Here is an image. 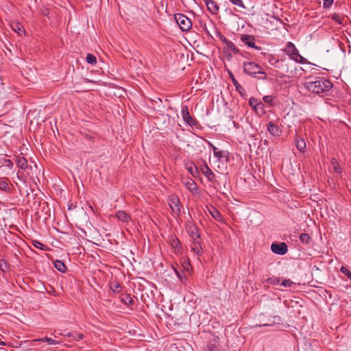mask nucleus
I'll list each match as a JSON object with an SVG mask.
<instances>
[{"mask_svg": "<svg viewBox=\"0 0 351 351\" xmlns=\"http://www.w3.org/2000/svg\"><path fill=\"white\" fill-rule=\"evenodd\" d=\"M304 86L313 93L327 95L332 87V83L324 77L309 76L306 79Z\"/></svg>", "mask_w": 351, "mask_h": 351, "instance_id": "nucleus-1", "label": "nucleus"}, {"mask_svg": "<svg viewBox=\"0 0 351 351\" xmlns=\"http://www.w3.org/2000/svg\"><path fill=\"white\" fill-rule=\"evenodd\" d=\"M243 72L254 78L259 80H265L267 73L263 71L262 66L254 61H245L243 62Z\"/></svg>", "mask_w": 351, "mask_h": 351, "instance_id": "nucleus-2", "label": "nucleus"}, {"mask_svg": "<svg viewBox=\"0 0 351 351\" xmlns=\"http://www.w3.org/2000/svg\"><path fill=\"white\" fill-rule=\"evenodd\" d=\"M285 52L290 57L291 59L293 60L296 62L304 64L306 59L302 56L300 53L295 45L291 42H289L287 44Z\"/></svg>", "mask_w": 351, "mask_h": 351, "instance_id": "nucleus-3", "label": "nucleus"}, {"mask_svg": "<svg viewBox=\"0 0 351 351\" xmlns=\"http://www.w3.org/2000/svg\"><path fill=\"white\" fill-rule=\"evenodd\" d=\"M174 18L182 31L186 32L191 28L192 23L186 16L180 13H177L175 14Z\"/></svg>", "mask_w": 351, "mask_h": 351, "instance_id": "nucleus-4", "label": "nucleus"}, {"mask_svg": "<svg viewBox=\"0 0 351 351\" xmlns=\"http://www.w3.org/2000/svg\"><path fill=\"white\" fill-rule=\"evenodd\" d=\"M181 113L182 119L187 125L191 128H197L199 123L195 118L191 116L187 106H182Z\"/></svg>", "mask_w": 351, "mask_h": 351, "instance_id": "nucleus-5", "label": "nucleus"}, {"mask_svg": "<svg viewBox=\"0 0 351 351\" xmlns=\"http://www.w3.org/2000/svg\"><path fill=\"white\" fill-rule=\"evenodd\" d=\"M241 40L249 47L255 49L258 51H261L262 49L261 47L255 45L256 38L253 35L242 34L241 36Z\"/></svg>", "mask_w": 351, "mask_h": 351, "instance_id": "nucleus-6", "label": "nucleus"}, {"mask_svg": "<svg viewBox=\"0 0 351 351\" xmlns=\"http://www.w3.org/2000/svg\"><path fill=\"white\" fill-rule=\"evenodd\" d=\"M271 251L276 254L284 255L288 251L287 245L284 243H273L271 245Z\"/></svg>", "mask_w": 351, "mask_h": 351, "instance_id": "nucleus-7", "label": "nucleus"}, {"mask_svg": "<svg viewBox=\"0 0 351 351\" xmlns=\"http://www.w3.org/2000/svg\"><path fill=\"white\" fill-rule=\"evenodd\" d=\"M169 206L174 213L180 214L181 212V204L179 198L176 195H172L169 199Z\"/></svg>", "mask_w": 351, "mask_h": 351, "instance_id": "nucleus-8", "label": "nucleus"}, {"mask_svg": "<svg viewBox=\"0 0 351 351\" xmlns=\"http://www.w3.org/2000/svg\"><path fill=\"white\" fill-rule=\"evenodd\" d=\"M219 346V336L211 334L210 337H209V342L208 343L206 346V349L208 351H215L216 350Z\"/></svg>", "mask_w": 351, "mask_h": 351, "instance_id": "nucleus-9", "label": "nucleus"}, {"mask_svg": "<svg viewBox=\"0 0 351 351\" xmlns=\"http://www.w3.org/2000/svg\"><path fill=\"white\" fill-rule=\"evenodd\" d=\"M187 231L193 241H196L199 239L200 234L196 225L193 223L189 224L187 228Z\"/></svg>", "mask_w": 351, "mask_h": 351, "instance_id": "nucleus-10", "label": "nucleus"}, {"mask_svg": "<svg viewBox=\"0 0 351 351\" xmlns=\"http://www.w3.org/2000/svg\"><path fill=\"white\" fill-rule=\"evenodd\" d=\"M207 9L213 14H217L219 12V7L214 0H204Z\"/></svg>", "mask_w": 351, "mask_h": 351, "instance_id": "nucleus-11", "label": "nucleus"}, {"mask_svg": "<svg viewBox=\"0 0 351 351\" xmlns=\"http://www.w3.org/2000/svg\"><path fill=\"white\" fill-rule=\"evenodd\" d=\"M202 173L208 178L209 182H215V175L213 171L205 164L201 169Z\"/></svg>", "mask_w": 351, "mask_h": 351, "instance_id": "nucleus-12", "label": "nucleus"}, {"mask_svg": "<svg viewBox=\"0 0 351 351\" xmlns=\"http://www.w3.org/2000/svg\"><path fill=\"white\" fill-rule=\"evenodd\" d=\"M267 130L274 136H278L282 133V130L271 121L267 124Z\"/></svg>", "mask_w": 351, "mask_h": 351, "instance_id": "nucleus-13", "label": "nucleus"}, {"mask_svg": "<svg viewBox=\"0 0 351 351\" xmlns=\"http://www.w3.org/2000/svg\"><path fill=\"white\" fill-rule=\"evenodd\" d=\"M249 104L254 111H257V107H260L261 112L262 114L265 112L263 104L259 101L256 98L251 97L249 100Z\"/></svg>", "mask_w": 351, "mask_h": 351, "instance_id": "nucleus-14", "label": "nucleus"}, {"mask_svg": "<svg viewBox=\"0 0 351 351\" xmlns=\"http://www.w3.org/2000/svg\"><path fill=\"white\" fill-rule=\"evenodd\" d=\"M60 335L71 338L73 341H78L84 337V335L82 333H77L75 332H69L66 334L61 333Z\"/></svg>", "mask_w": 351, "mask_h": 351, "instance_id": "nucleus-15", "label": "nucleus"}, {"mask_svg": "<svg viewBox=\"0 0 351 351\" xmlns=\"http://www.w3.org/2000/svg\"><path fill=\"white\" fill-rule=\"evenodd\" d=\"M16 164L18 167L22 169H26L27 168V159L21 156H17L16 160Z\"/></svg>", "mask_w": 351, "mask_h": 351, "instance_id": "nucleus-16", "label": "nucleus"}, {"mask_svg": "<svg viewBox=\"0 0 351 351\" xmlns=\"http://www.w3.org/2000/svg\"><path fill=\"white\" fill-rule=\"evenodd\" d=\"M208 211L210 214L212 215V217L217 221H221L222 220V216L219 211L215 208L214 206H211L210 208H208Z\"/></svg>", "mask_w": 351, "mask_h": 351, "instance_id": "nucleus-17", "label": "nucleus"}, {"mask_svg": "<svg viewBox=\"0 0 351 351\" xmlns=\"http://www.w3.org/2000/svg\"><path fill=\"white\" fill-rule=\"evenodd\" d=\"M185 186L186 188L192 193H196L197 192V184L195 182V181L193 179H189L188 181L185 182Z\"/></svg>", "mask_w": 351, "mask_h": 351, "instance_id": "nucleus-18", "label": "nucleus"}, {"mask_svg": "<svg viewBox=\"0 0 351 351\" xmlns=\"http://www.w3.org/2000/svg\"><path fill=\"white\" fill-rule=\"evenodd\" d=\"M117 219L123 222H127L130 219V215L123 210H119L116 213Z\"/></svg>", "mask_w": 351, "mask_h": 351, "instance_id": "nucleus-19", "label": "nucleus"}, {"mask_svg": "<svg viewBox=\"0 0 351 351\" xmlns=\"http://www.w3.org/2000/svg\"><path fill=\"white\" fill-rule=\"evenodd\" d=\"M120 300L122 303L126 305L131 306L134 304V300L130 294L125 293L120 296Z\"/></svg>", "mask_w": 351, "mask_h": 351, "instance_id": "nucleus-20", "label": "nucleus"}, {"mask_svg": "<svg viewBox=\"0 0 351 351\" xmlns=\"http://www.w3.org/2000/svg\"><path fill=\"white\" fill-rule=\"evenodd\" d=\"M282 322V319L278 315L272 316V322H266L260 324L261 326H273L274 324H280Z\"/></svg>", "mask_w": 351, "mask_h": 351, "instance_id": "nucleus-21", "label": "nucleus"}, {"mask_svg": "<svg viewBox=\"0 0 351 351\" xmlns=\"http://www.w3.org/2000/svg\"><path fill=\"white\" fill-rule=\"evenodd\" d=\"M228 75H229L230 78L231 79L234 86H235L237 90H238L240 93H241V90H244V88L240 85V84L236 80L232 72L228 71Z\"/></svg>", "mask_w": 351, "mask_h": 351, "instance_id": "nucleus-22", "label": "nucleus"}, {"mask_svg": "<svg viewBox=\"0 0 351 351\" xmlns=\"http://www.w3.org/2000/svg\"><path fill=\"white\" fill-rule=\"evenodd\" d=\"M295 144H296V147L297 149L300 152H304L305 150H306V142L304 140V138H296L295 139Z\"/></svg>", "mask_w": 351, "mask_h": 351, "instance_id": "nucleus-23", "label": "nucleus"}, {"mask_svg": "<svg viewBox=\"0 0 351 351\" xmlns=\"http://www.w3.org/2000/svg\"><path fill=\"white\" fill-rule=\"evenodd\" d=\"M8 178H0V190L5 192L11 193V189L7 182Z\"/></svg>", "mask_w": 351, "mask_h": 351, "instance_id": "nucleus-24", "label": "nucleus"}, {"mask_svg": "<svg viewBox=\"0 0 351 351\" xmlns=\"http://www.w3.org/2000/svg\"><path fill=\"white\" fill-rule=\"evenodd\" d=\"M186 169L194 178L198 177L199 175V171L197 167L193 164H191L190 165L186 166Z\"/></svg>", "mask_w": 351, "mask_h": 351, "instance_id": "nucleus-25", "label": "nucleus"}, {"mask_svg": "<svg viewBox=\"0 0 351 351\" xmlns=\"http://www.w3.org/2000/svg\"><path fill=\"white\" fill-rule=\"evenodd\" d=\"M191 250L197 254H200L201 253H202V247H201L198 240L193 241V243L191 245Z\"/></svg>", "mask_w": 351, "mask_h": 351, "instance_id": "nucleus-26", "label": "nucleus"}, {"mask_svg": "<svg viewBox=\"0 0 351 351\" xmlns=\"http://www.w3.org/2000/svg\"><path fill=\"white\" fill-rule=\"evenodd\" d=\"M330 163H331L335 173H339V174L341 173L342 169L340 167L339 163L337 160L336 158H332L331 160H330Z\"/></svg>", "mask_w": 351, "mask_h": 351, "instance_id": "nucleus-27", "label": "nucleus"}, {"mask_svg": "<svg viewBox=\"0 0 351 351\" xmlns=\"http://www.w3.org/2000/svg\"><path fill=\"white\" fill-rule=\"evenodd\" d=\"M54 267L55 268L58 270L60 272H65L66 270V265H64V263L63 262H62L61 261H59V260H56L55 261L54 263Z\"/></svg>", "mask_w": 351, "mask_h": 351, "instance_id": "nucleus-28", "label": "nucleus"}, {"mask_svg": "<svg viewBox=\"0 0 351 351\" xmlns=\"http://www.w3.org/2000/svg\"><path fill=\"white\" fill-rule=\"evenodd\" d=\"M170 244L176 250H180L181 244L179 239L177 237H171L170 240Z\"/></svg>", "mask_w": 351, "mask_h": 351, "instance_id": "nucleus-29", "label": "nucleus"}, {"mask_svg": "<svg viewBox=\"0 0 351 351\" xmlns=\"http://www.w3.org/2000/svg\"><path fill=\"white\" fill-rule=\"evenodd\" d=\"M226 45L228 50L232 51V53L236 54L239 53V49L235 46V45L232 41L229 40Z\"/></svg>", "mask_w": 351, "mask_h": 351, "instance_id": "nucleus-30", "label": "nucleus"}, {"mask_svg": "<svg viewBox=\"0 0 351 351\" xmlns=\"http://www.w3.org/2000/svg\"><path fill=\"white\" fill-rule=\"evenodd\" d=\"M331 19L339 25H342L343 23L344 17L339 14H333L331 16Z\"/></svg>", "mask_w": 351, "mask_h": 351, "instance_id": "nucleus-31", "label": "nucleus"}, {"mask_svg": "<svg viewBox=\"0 0 351 351\" xmlns=\"http://www.w3.org/2000/svg\"><path fill=\"white\" fill-rule=\"evenodd\" d=\"M300 241L304 244H308L311 241V237L307 233H302L300 235Z\"/></svg>", "mask_w": 351, "mask_h": 351, "instance_id": "nucleus-32", "label": "nucleus"}, {"mask_svg": "<svg viewBox=\"0 0 351 351\" xmlns=\"http://www.w3.org/2000/svg\"><path fill=\"white\" fill-rule=\"evenodd\" d=\"M9 269V265L7 263V261L4 259H0V270L5 273Z\"/></svg>", "mask_w": 351, "mask_h": 351, "instance_id": "nucleus-33", "label": "nucleus"}, {"mask_svg": "<svg viewBox=\"0 0 351 351\" xmlns=\"http://www.w3.org/2000/svg\"><path fill=\"white\" fill-rule=\"evenodd\" d=\"M264 102L268 104L270 106H274V97L271 95H265L263 98Z\"/></svg>", "mask_w": 351, "mask_h": 351, "instance_id": "nucleus-34", "label": "nucleus"}, {"mask_svg": "<svg viewBox=\"0 0 351 351\" xmlns=\"http://www.w3.org/2000/svg\"><path fill=\"white\" fill-rule=\"evenodd\" d=\"M86 62L92 65L97 63V58L95 55L88 53L86 58Z\"/></svg>", "mask_w": 351, "mask_h": 351, "instance_id": "nucleus-35", "label": "nucleus"}, {"mask_svg": "<svg viewBox=\"0 0 351 351\" xmlns=\"http://www.w3.org/2000/svg\"><path fill=\"white\" fill-rule=\"evenodd\" d=\"M229 153L227 151L219 150L217 153V155L215 156L217 158L218 160H221V158H228Z\"/></svg>", "mask_w": 351, "mask_h": 351, "instance_id": "nucleus-36", "label": "nucleus"}, {"mask_svg": "<svg viewBox=\"0 0 351 351\" xmlns=\"http://www.w3.org/2000/svg\"><path fill=\"white\" fill-rule=\"evenodd\" d=\"M229 1L234 5H236V6L239 7L243 9L246 8V7L245 6L242 0H229Z\"/></svg>", "mask_w": 351, "mask_h": 351, "instance_id": "nucleus-37", "label": "nucleus"}, {"mask_svg": "<svg viewBox=\"0 0 351 351\" xmlns=\"http://www.w3.org/2000/svg\"><path fill=\"white\" fill-rule=\"evenodd\" d=\"M110 289L114 293H119L121 291V287L118 282H114L111 284Z\"/></svg>", "mask_w": 351, "mask_h": 351, "instance_id": "nucleus-38", "label": "nucleus"}, {"mask_svg": "<svg viewBox=\"0 0 351 351\" xmlns=\"http://www.w3.org/2000/svg\"><path fill=\"white\" fill-rule=\"evenodd\" d=\"M341 272L342 274H343L344 275H346L348 278H349L350 279H351V272L350 271V270L346 267H344V266H342L341 267V269H340Z\"/></svg>", "mask_w": 351, "mask_h": 351, "instance_id": "nucleus-39", "label": "nucleus"}, {"mask_svg": "<svg viewBox=\"0 0 351 351\" xmlns=\"http://www.w3.org/2000/svg\"><path fill=\"white\" fill-rule=\"evenodd\" d=\"M44 342H47L49 344H58L59 343L58 341L50 338V337H45L44 338H43V339Z\"/></svg>", "mask_w": 351, "mask_h": 351, "instance_id": "nucleus-40", "label": "nucleus"}, {"mask_svg": "<svg viewBox=\"0 0 351 351\" xmlns=\"http://www.w3.org/2000/svg\"><path fill=\"white\" fill-rule=\"evenodd\" d=\"M334 0H324L323 7L324 8H329L332 6Z\"/></svg>", "mask_w": 351, "mask_h": 351, "instance_id": "nucleus-41", "label": "nucleus"}, {"mask_svg": "<svg viewBox=\"0 0 351 351\" xmlns=\"http://www.w3.org/2000/svg\"><path fill=\"white\" fill-rule=\"evenodd\" d=\"M33 245H34V247H37L38 249H40V250H43L44 247H45L43 243H42L41 242L38 241H34L33 242Z\"/></svg>", "mask_w": 351, "mask_h": 351, "instance_id": "nucleus-42", "label": "nucleus"}, {"mask_svg": "<svg viewBox=\"0 0 351 351\" xmlns=\"http://www.w3.org/2000/svg\"><path fill=\"white\" fill-rule=\"evenodd\" d=\"M293 284V282L291 280L287 279V280H284L282 282L281 285L286 287H290Z\"/></svg>", "mask_w": 351, "mask_h": 351, "instance_id": "nucleus-43", "label": "nucleus"}, {"mask_svg": "<svg viewBox=\"0 0 351 351\" xmlns=\"http://www.w3.org/2000/svg\"><path fill=\"white\" fill-rule=\"evenodd\" d=\"M267 282L271 283V284L278 285L279 283V282H280V280L278 278L273 277V278H269L267 280Z\"/></svg>", "mask_w": 351, "mask_h": 351, "instance_id": "nucleus-44", "label": "nucleus"}, {"mask_svg": "<svg viewBox=\"0 0 351 351\" xmlns=\"http://www.w3.org/2000/svg\"><path fill=\"white\" fill-rule=\"evenodd\" d=\"M217 35H218V37L219 38V39H220V40H221V41H222L225 45H226V43L230 40L227 39V38H226V36H223V35L221 33H220V32H218Z\"/></svg>", "mask_w": 351, "mask_h": 351, "instance_id": "nucleus-45", "label": "nucleus"}, {"mask_svg": "<svg viewBox=\"0 0 351 351\" xmlns=\"http://www.w3.org/2000/svg\"><path fill=\"white\" fill-rule=\"evenodd\" d=\"M269 62L270 64L276 66V64L279 62V60L278 59H276L275 58L272 57V58H271L269 60Z\"/></svg>", "mask_w": 351, "mask_h": 351, "instance_id": "nucleus-46", "label": "nucleus"}, {"mask_svg": "<svg viewBox=\"0 0 351 351\" xmlns=\"http://www.w3.org/2000/svg\"><path fill=\"white\" fill-rule=\"evenodd\" d=\"M5 162L6 163V167H8L9 169H12L14 166V164L12 161L10 159H5Z\"/></svg>", "mask_w": 351, "mask_h": 351, "instance_id": "nucleus-47", "label": "nucleus"}, {"mask_svg": "<svg viewBox=\"0 0 351 351\" xmlns=\"http://www.w3.org/2000/svg\"><path fill=\"white\" fill-rule=\"evenodd\" d=\"M209 146L212 148L213 151L214 156L217 155V152L219 151L218 148L213 145L212 143H209Z\"/></svg>", "mask_w": 351, "mask_h": 351, "instance_id": "nucleus-48", "label": "nucleus"}, {"mask_svg": "<svg viewBox=\"0 0 351 351\" xmlns=\"http://www.w3.org/2000/svg\"><path fill=\"white\" fill-rule=\"evenodd\" d=\"M47 291L50 295H55V293H56V291L52 287H50L49 290L47 289Z\"/></svg>", "mask_w": 351, "mask_h": 351, "instance_id": "nucleus-49", "label": "nucleus"}, {"mask_svg": "<svg viewBox=\"0 0 351 351\" xmlns=\"http://www.w3.org/2000/svg\"><path fill=\"white\" fill-rule=\"evenodd\" d=\"M43 339V338H39V339H33L32 341H30V343L32 344L34 342H37V341H39V342H44L43 340H41Z\"/></svg>", "mask_w": 351, "mask_h": 351, "instance_id": "nucleus-50", "label": "nucleus"}, {"mask_svg": "<svg viewBox=\"0 0 351 351\" xmlns=\"http://www.w3.org/2000/svg\"><path fill=\"white\" fill-rule=\"evenodd\" d=\"M27 341H23V342H21L20 343V347L23 348V349H25V348H27L26 346V344H27Z\"/></svg>", "mask_w": 351, "mask_h": 351, "instance_id": "nucleus-51", "label": "nucleus"}, {"mask_svg": "<svg viewBox=\"0 0 351 351\" xmlns=\"http://www.w3.org/2000/svg\"><path fill=\"white\" fill-rule=\"evenodd\" d=\"M15 30H16L18 33H19V32L21 31V29L19 27H18L17 30H16V29H15Z\"/></svg>", "mask_w": 351, "mask_h": 351, "instance_id": "nucleus-52", "label": "nucleus"}, {"mask_svg": "<svg viewBox=\"0 0 351 351\" xmlns=\"http://www.w3.org/2000/svg\"><path fill=\"white\" fill-rule=\"evenodd\" d=\"M261 112L260 107H257V111H255L256 112L258 113V112Z\"/></svg>", "mask_w": 351, "mask_h": 351, "instance_id": "nucleus-53", "label": "nucleus"}, {"mask_svg": "<svg viewBox=\"0 0 351 351\" xmlns=\"http://www.w3.org/2000/svg\"><path fill=\"white\" fill-rule=\"evenodd\" d=\"M267 322H272V316L270 317L269 319H268V321Z\"/></svg>", "mask_w": 351, "mask_h": 351, "instance_id": "nucleus-54", "label": "nucleus"}, {"mask_svg": "<svg viewBox=\"0 0 351 351\" xmlns=\"http://www.w3.org/2000/svg\"><path fill=\"white\" fill-rule=\"evenodd\" d=\"M5 342L0 341V345H5Z\"/></svg>", "mask_w": 351, "mask_h": 351, "instance_id": "nucleus-55", "label": "nucleus"}]
</instances>
